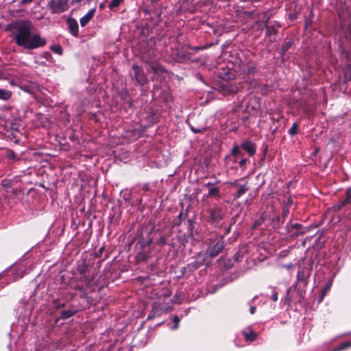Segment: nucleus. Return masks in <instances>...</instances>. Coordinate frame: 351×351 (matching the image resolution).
I'll return each mask as SVG.
<instances>
[{
  "instance_id": "nucleus-7",
  "label": "nucleus",
  "mask_w": 351,
  "mask_h": 351,
  "mask_svg": "<svg viewBox=\"0 0 351 351\" xmlns=\"http://www.w3.org/2000/svg\"><path fill=\"white\" fill-rule=\"evenodd\" d=\"M311 269L307 267H300L297 274V282H300L306 285L311 276Z\"/></svg>"
},
{
  "instance_id": "nucleus-26",
  "label": "nucleus",
  "mask_w": 351,
  "mask_h": 351,
  "mask_svg": "<svg viewBox=\"0 0 351 351\" xmlns=\"http://www.w3.org/2000/svg\"><path fill=\"white\" fill-rule=\"evenodd\" d=\"M180 318L178 316L175 315L173 318V322L174 323V325L172 326L173 330H176L179 327V322H180Z\"/></svg>"
},
{
  "instance_id": "nucleus-30",
  "label": "nucleus",
  "mask_w": 351,
  "mask_h": 351,
  "mask_svg": "<svg viewBox=\"0 0 351 351\" xmlns=\"http://www.w3.org/2000/svg\"><path fill=\"white\" fill-rule=\"evenodd\" d=\"M151 68L154 73H157L158 71H159L160 66L158 64L155 63L151 65Z\"/></svg>"
},
{
  "instance_id": "nucleus-28",
  "label": "nucleus",
  "mask_w": 351,
  "mask_h": 351,
  "mask_svg": "<svg viewBox=\"0 0 351 351\" xmlns=\"http://www.w3.org/2000/svg\"><path fill=\"white\" fill-rule=\"evenodd\" d=\"M240 154V148L238 145H235L232 149V154L237 156Z\"/></svg>"
},
{
  "instance_id": "nucleus-53",
  "label": "nucleus",
  "mask_w": 351,
  "mask_h": 351,
  "mask_svg": "<svg viewBox=\"0 0 351 351\" xmlns=\"http://www.w3.org/2000/svg\"><path fill=\"white\" fill-rule=\"evenodd\" d=\"M232 185H237V183H236V182H234V183H232Z\"/></svg>"
},
{
  "instance_id": "nucleus-41",
  "label": "nucleus",
  "mask_w": 351,
  "mask_h": 351,
  "mask_svg": "<svg viewBox=\"0 0 351 351\" xmlns=\"http://www.w3.org/2000/svg\"><path fill=\"white\" fill-rule=\"evenodd\" d=\"M256 311V307L254 306H252L250 308V313L251 314H254Z\"/></svg>"
},
{
  "instance_id": "nucleus-51",
  "label": "nucleus",
  "mask_w": 351,
  "mask_h": 351,
  "mask_svg": "<svg viewBox=\"0 0 351 351\" xmlns=\"http://www.w3.org/2000/svg\"><path fill=\"white\" fill-rule=\"evenodd\" d=\"M93 270L90 271V277H93Z\"/></svg>"
},
{
  "instance_id": "nucleus-47",
  "label": "nucleus",
  "mask_w": 351,
  "mask_h": 351,
  "mask_svg": "<svg viewBox=\"0 0 351 351\" xmlns=\"http://www.w3.org/2000/svg\"><path fill=\"white\" fill-rule=\"evenodd\" d=\"M171 310H172V307L170 306V307L167 308L165 311L169 312V311H171Z\"/></svg>"
},
{
  "instance_id": "nucleus-6",
  "label": "nucleus",
  "mask_w": 351,
  "mask_h": 351,
  "mask_svg": "<svg viewBox=\"0 0 351 351\" xmlns=\"http://www.w3.org/2000/svg\"><path fill=\"white\" fill-rule=\"evenodd\" d=\"M241 88L240 84L234 82H226L221 86V93L224 95H230L238 93Z\"/></svg>"
},
{
  "instance_id": "nucleus-37",
  "label": "nucleus",
  "mask_w": 351,
  "mask_h": 351,
  "mask_svg": "<svg viewBox=\"0 0 351 351\" xmlns=\"http://www.w3.org/2000/svg\"><path fill=\"white\" fill-rule=\"evenodd\" d=\"M342 55L344 56L345 58L349 60L350 59V55L348 52L346 51L345 49H343Z\"/></svg>"
},
{
  "instance_id": "nucleus-31",
  "label": "nucleus",
  "mask_w": 351,
  "mask_h": 351,
  "mask_svg": "<svg viewBox=\"0 0 351 351\" xmlns=\"http://www.w3.org/2000/svg\"><path fill=\"white\" fill-rule=\"evenodd\" d=\"M264 221L263 217H261L258 220H257L253 225V228H256L258 226H261Z\"/></svg>"
},
{
  "instance_id": "nucleus-23",
  "label": "nucleus",
  "mask_w": 351,
  "mask_h": 351,
  "mask_svg": "<svg viewBox=\"0 0 351 351\" xmlns=\"http://www.w3.org/2000/svg\"><path fill=\"white\" fill-rule=\"evenodd\" d=\"M298 125L297 123H294L291 128L289 129V134L291 135V136H294L297 133H298Z\"/></svg>"
},
{
  "instance_id": "nucleus-18",
  "label": "nucleus",
  "mask_w": 351,
  "mask_h": 351,
  "mask_svg": "<svg viewBox=\"0 0 351 351\" xmlns=\"http://www.w3.org/2000/svg\"><path fill=\"white\" fill-rule=\"evenodd\" d=\"M12 96V92L8 90L0 88V99L8 100Z\"/></svg>"
},
{
  "instance_id": "nucleus-42",
  "label": "nucleus",
  "mask_w": 351,
  "mask_h": 351,
  "mask_svg": "<svg viewBox=\"0 0 351 351\" xmlns=\"http://www.w3.org/2000/svg\"><path fill=\"white\" fill-rule=\"evenodd\" d=\"M106 7V1H104L99 4V9L103 10Z\"/></svg>"
},
{
  "instance_id": "nucleus-38",
  "label": "nucleus",
  "mask_w": 351,
  "mask_h": 351,
  "mask_svg": "<svg viewBox=\"0 0 351 351\" xmlns=\"http://www.w3.org/2000/svg\"><path fill=\"white\" fill-rule=\"evenodd\" d=\"M166 243V240L164 237H161L159 240V244L163 245Z\"/></svg>"
},
{
  "instance_id": "nucleus-5",
  "label": "nucleus",
  "mask_w": 351,
  "mask_h": 351,
  "mask_svg": "<svg viewBox=\"0 0 351 351\" xmlns=\"http://www.w3.org/2000/svg\"><path fill=\"white\" fill-rule=\"evenodd\" d=\"M132 69L134 71L132 79L134 80L140 86H144L147 84V78L143 68L134 64L132 66Z\"/></svg>"
},
{
  "instance_id": "nucleus-4",
  "label": "nucleus",
  "mask_w": 351,
  "mask_h": 351,
  "mask_svg": "<svg viewBox=\"0 0 351 351\" xmlns=\"http://www.w3.org/2000/svg\"><path fill=\"white\" fill-rule=\"evenodd\" d=\"M224 242L222 237H217L208 248V253L212 257L217 256L223 249Z\"/></svg>"
},
{
  "instance_id": "nucleus-25",
  "label": "nucleus",
  "mask_w": 351,
  "mask_h": 351,
  "mask_svg": "<svg viewBox=\"0 0 351 351\" xmlns=\"http://www.w3.org/2000/svg\"><path fill=\"white\" fill-rule=\"evenodd\" d=\"M74 315V311H64L62 313V317L63 319H68Z\"/></svg>"
},
{
  "instance_id": "nucleus-48",
  "label": "nucleus",
  "mask_w": 351,
  "mask_h": 351,
  "mask_svg": "<svg viewBox=\"0 0 351 351\" xmlns=\"http://www.w3.org/2000/svg\"><path fill=\"white\" fill-rule=\"evenodd\" d=\"M32 0H22V2L23 3H29V2H32Z\"/></svg>"
},
{
  "instance_id": "nucleus-24",
  "label": "nucleus",
  "mask_w": 351,
  "mask_h": 351,
  "mask_svg": "<svg viewBox=\"0 0 351 351\" xmlns=\"http://www.w3.org/2000/svg\"><path fill=\"white\" fill-rule=\"evenodd\" d=\"M51 49L55 53H57L58 55H62V49L60 45H53L51 47Z\"/></svg>"
},
{
  "instance_id": "nucleus-43",
  "label": "nucleus",
  "mask_w": 351,
  "mask_h": 351,
  "mask_svg": "<svg viewBox=\"0 0 351 351\" xmlns=\"http://www.w3.org/2000/svg\"><path fill=\"white\" fill-rule=\"evenodd\" d=\"M213 184L212 182H208V183H205L204 184V186L205 187H208V188H210V186L213 185Z\"/></svg>"
},
{
  "instance_id": "nucleus-8",
  "label": "nucleus",
  "mask_w": 351,
  "mask_h": 351,
  "mask_svg": "<svg viewBox=\"0 0 351 351\" xmlns=\"http://www.w3.org/2000/svg\"><path fill=\"white\" fill-rule=\"evenodd\" d=\"M264 15L265 16L263 19V21L264 22V27L267 29L266 35L269 38L271 41H273L276 39L275 36L277 33V28L275 25L267 26V23L269 19V16H268V12H265Z\"/></svg>"
},
{
  "instance_id": "nucleus-36",
  "label": "nucleus",
  "mask_w": 351,
  "mask_h": 351,
  "mask_svg": "<svg viewBox=\"0 0 351 351\" xmlns=\"http://www.w3.org/2000/svg\"><path fill=\"white\" fill-rule=\"evenodd\" d=\"M271 299L274 301V302H276L278 300V293L274 291L272 295H271Z\"/></svg>"
},
{
  "instance_id": "nucleus-22",
  "label": "nucleus",
  "mask_w": 351,
  "mask_h": 351,
  "mask_svg": "<svg viewBox=\"0 0 351 351\" xmlns=\"http://www.w3.org/2000/svg\"><path fill=\"white\" fill-rule=\"evenodd\" d=\"M123 0H112L109 4V8L111 10H114L115 8H118L122 3Z\"/></svg>"
},
{
  "instance_id": "nucleus-27",
  "label": "nucleus",
  "mask_w": 351,
  "mask_h": 351,
  "mask_svg": "<svg viewBox=\"0 0 351 351\" xmlns=\"http://www.w3.org/2000/svg\"><path fill=\"white\" fill-rule=\"evenodd\" d=\"M190 128L194 133L203 132L206 129V128H204V127L195 128L192 125H190Z\"/></svg>"
},
{
  "instance_id": "nucleus-21",
  "label": "nucleus",
  "mask_w": 351,
  "mask_h": 351,
  "mask_svg": "<svg viewBox=\"0 0 351 351\" xmlns=\"http://www.w3.org/2000/svg\"><path fill=\"white\" fill-rule=\"evenodd\" d=\"M248 190V187L246 185H241L239 186V189L237 193L234 195V198L238 199L241 197L246 191Z\"/></svg>"
},
{
  "instance_id": "nucleus-29",
  "label": "nucleus",
  "mask_w": 351,
  "mask_h": 351,
  "mask_svg": "<svg viewBox=\"0 0 351 351\" xmlns=\"http://www.w3.org/2000/svg\"><path fill=\"white\" fill-rule=\"evenodd\" d=\"M331 283L328 282L326 286L324 287V291L322 293V298L320 300L324 297L325 293L330 289Z\"/></svg>"
},
{
  "instance_id": "nucleus-40",
  "label": "nucleus",
  "mask_w": 351,
  "mask_h": 351,
  "mask_svg": "<svg viewBox=\"0 0 351 351\" xmlns=\"http://www.w3.org/2000/svg\"><path fill=\"white\" fill-rule=\"evenodd\" d=\"M292 228L295 229H299L301 228V225L300 223H294L292 225Z\"/></svg>"
},
{
  "instance_id": "nucleus-34",
  "label": "nucleus",
  "mask_w": 351,
  "mask_h": 351,
  "mask_svg": "<svg viewBox=\"0 0 351 351\" xmlns=\"http://www.w3.org/2000/svg\"><path fill=\"white\" fill-rule=\"evenodd\" d=\"M171 301L172 302H174V303H180L181 302V299H180L178 298V295H175L172 299H171Z\"/></svg>"
},
{
  "instance_id": "nucleus-45",
  "label": "nucleus",
  "mask_w": 351,
  "mask_h": 351,
  "mask_svg": "<svg viewBox=\"0 0 351 351\" xmlns=\"http://www.w3.org/2000/svg\"><path fill=\"white\" fill-rule=\"evenodd\" d=\"M245 162H246V159H243L239 162V165L243 166L245 164Z\"/></svg>"
},
{
  "instance_id": "nucleus-1",
  "label": "nucleus",
  "mask_w": 351,
  "mask_h": 351,
  "mask_svg": "<svg viewBox=\"0 0 351 351\" xmlns=\"http://www.w3.org/2000/svg\"><path fill=\"white\" fill-rule=\"evenodd\" d=\"M34 25L29 20L18 19L9 23L5 31L10 33V36L19 47L25 49H34L46 45L47 40L39 34H34Z\"/></svg>"
},
{
  "instance_id": "nucleus-46",
  "label": "nucleus",
  "mask_w": 351,
  "mask_h": 351,
  "mask_svg": "<svg viewBox=\"0 0 351 351\" xmlns=\"http://www.w3.org/2000/svg\"><path fill=\"white\" fill-rule=\"evenodd\" d=\"M178 217H179V219H180V220L183 219L185 217V216H184V214H183L182 213H180L179 214V216H178Z\"/></svg>"
},
{
  "instance_id": "nucleus-17",
  "label": "nucleus",
  "mask_w": 351,
  "mask_h": 351,
  "mask_svg": "<svg viewBox=\"0 0 351 351\" xmlns=\"http://www.w3.org/2000/svg\"><path fill=\"white\" fill-rule=\"evenodd\" d=\"M243 335L245 340L250 341H254L257 337L256 333L251 330L249 332L243 331Z\"/></svg>"
},
{
  "instance_id": "nucleus-13",
  "label": "nucleus",
  "mask_w": 351,
  "mask_h": 351,
  "mask_svg": "<svg viewBox=\"0 0 351 351\" xmlns=\"http://www.w3.org/2000/svg\"><path fill=\"white\" fill-rule=\"evenodd\" d=\"M346 198L343 200L339 205H337V209L339 210L342 207L349 204L351 201V186L349 187L346 192Z\"/></svg>"
},
{
  "instance_id": "nucleus-35",
  "label": "nucleus",
  "mask_w": 351,
  "mask_h": 351,
  "mask_svg": "<svg viewBox=\"0 0 351 351\" xmlns=\"http://www.w3.org/2000/svg\"><path fill=\"white\" fill-rule=\"evenodd\" d=\"M189 48L191 49H193V50L199 51V50L206 49V47H191V46H189Z\"/></svg>"
},
{
  "instance_id": "nucleus-10",
  "label": "nucleus",
  "mask_w": 351,
  "mask_h": 351,
  "mask_svg": "<svg viewBox=\"0 0 351 351\" xmlns=\"http://www.w3.org/2000/svg\"><path fill=\"white\" fill-rule=\"evenodd\" d=\"M66 24L68 25L71 34L75 37H77L79 29L77 21L73 18H69L66 20Z\"/></svg>"
},
{
  "instance_id": "nucleus-15",
  "label": "nucleus",
  "mask_w": 351,
  "mask_h": 351,
  "mask_svg": "<svg viewBox=\"0 0 351 351\" xmlns=\"http://www.w3.org/2000/svg\"><path fill=\"white\" fill-rule=\"evenodd\" d=\"M77 271L80 274V277H82V276L86 274L88 271L87 265L83 262L77 265Z\"/></svg>"
},
{
  "instance_id": "nucleus-9",
  "label": "nucleus",
  "mask_w": 351,
  "mask_h": 351,
  "mask_svg": "<svg viewBox=\"0 0 351 351\" xmlns=\"http://www.w3.org/2000/svg\"><path fill=\"white\" fill-rule=\"evenodd\" d=\"M213 223L219 222L223 217L221 209L218 206H215L208 210Z\"/></svg>"
},
{
  "instance_id": "nucleus-2",
  "label": "nucleus",
  "mask_w": 351,
  "mask_h": 351,
  "mask_svg": "<svg viewBox=\"0 0 351 351\" xmlns=\"http://www.w3.org/2000/svg\"><path fill=\"white\" fill-rule=\"evenodd\" d=\"M69 0H50L47 8L51 14H60L69 10Z\"/></svg>"
},
{
  "instance_id": "nucleus-50",
  "label": "nucleus",
  "mask_w": 351,
  "mask_h": 351,
  "mask_svg": "<svg viewBox=\"0 0 351 351\" xmlns=\"http://www.w3.org/2000/svg\"><path fill=\"white\" fill-rule=\"evenodd\" d=\"M170 295V293H167L165 294V297H169Z\"/></svg>"
},
{
  "instance_id": "nucleus-39",
  "label": "nucleus",
  "mask_w": 351,
  "mask_h": 351,
  "mask_svg": "<svg viewBox=\"0 0 351 351\" xmlns=\"http://www.w3.org/2000/svg\"><path fill=\"white\" fill-rule=\"evenodd\" d=\"M8 156L9 158L12 159H16V156L14 152H11L10 154H9Z\"/></svg>"
},
{
  "instance_id": "nucleus-44",
  "label": "nucleus",
  "mask_w": 351,
  "mask_h": 351,
  "mask_svg": "<svg viewBox=\"0 0 351 351\" xmlns=\"http://www.w3.org/2000/svg\"><path fill=\"white\" fill-rule=\"evenodd\" d=\"M293 265L292 264L283 265V267L287 268V269H291L293 267Z\"/></svg>"
},
{
  "instance_id": "nucleus-52",
  "label": "nucleus",
  "mask_w": 351,
  "mask_h": 351,
  "mask_svg": "<svg viewBox=\"0 0 351 351\" xmlns=\"http://www.w3.org/2000/svg\"><path fill=\"white\" fill-rule=\"evenodd\" d=\"M1 77H2V74H1V73L0 72V79L1 78Z\"/></svg>"
},
{
  "instance_id": "nucleus-32",
  "label": "nucleus",
  "mask_w": 351,
  "mask_h": 351,
  "mask_svg": "<svg viewBox=\"0 0 351 351\" xmlns=\"http://www.w3.org/2000/svg\"><path fill=\"white\" fill-rule=\"evenodd\" d=\"M292 43L291 42H287L286 44H285L282 47V51L286 52L291 46Z\"/></svg>"
},
{
  "instance_id": "nucleus-12",
  "label": "nucleus",
  "mask_w": 351,
  "mask_h": 351,
  "mask_svg": "<svg viewBox=\"0 0 351 351\" xmlns=\"http://www.w3.org/2000/svg\"><path fill=\"white\" fill-rule=\"evenodd\" d=\"M241 147L245 150L250 156H253L256 153L254 144L251 141H245L242 143Z\"/></svg>"
},
{
  "instance_id": "nucleus-14",
  "label": "nucleus",
  "mask_w": 351,
  "mask_h": 351,
  "mask_svg": "<svg viewBox=\"0 0 351 351\" xmlns=\"http://www.w3.org/2000/svg\"><path fill=\"white\" fill-rule=\"evenodd\" d=\"M6 125H9V127L12 131H18L19 125H20V119H13L10 122H8Z\"/></svg>"
},
{
  "instance_id": "nucleus-11",
  "label": "nucleus",
  "mask_w": 351,
  "mask_h": 351,
  "mask_svg": "<svg viewBox=\"0 0 351 351\" xmlns=\"http://www.w3.org/2000/svg\"><path fill=\"white\" fill-rule=\"evenodd\" d=\"M95 8L90 9L83 17L80 19V25L82 27L86 26L93 19L95 13Z\"/></svg>"
},
{
  "instance_id": "nucleus-3",
  "label": "nucleus",
  "mask_w": 351,
  "mask_h": 351,
  "mask_svg": "<svg viewBox=\"0 0 351 351\" xmlns=\"http://www.w3.org/2000/svg\"><path fill=\"white\" fill-rule=\"evenodd\" d=\"M93 277H90V271L82 277H79V280L82 282L85 283L88 287H93L97 285L98 283L99 276V267H95L93 268Z\"/></svg>"
},
{
  "instance_id": "nucleus-33",
  "label": "nucleus",
  "mask_w": 351,
  "mask_h": 351,
  "mask_svg": "<svg viewBox=\"0 0 351 351\" xmlns=\"http://www.w3.org/2000/svg\"><path fill=\"white\" fill-rule=\"evenodd\" d=\"M147 256L146 255H145V254H141L140 253H138L137 254V258L139 261L140 260L141 261H145V260H147Z\"/></svg>"
},
{
  "instance_id": "nucleus-49",
  "label": "nucleus",
  "mask_w": 351,
  "mask_h": 351,
  "mask_svg": "<svg viewBox=\"0 0 351 351\" xmlns=\"http://www.w3.org/2000/svg\"><path fill=\"white\" fill-rule=\"evenodd\" d=\"M254 69H254V68H252H252H250V69H249V73H253V72L254 71Z\"/></svg>"
},
{
  "instance_id": "nucleus-16",
  "label": "nucleus",
  "mask_w": 351,
  "mask_h": 351,
  "mask_svg": "<svg viewBox=\"0 0 351 351\" xmlns=\"http://www.w3.org/2000/svg\"><path fill=\"white\" fill-rule=\"evenodd\" d=\"M204 257H202L201 254H199L197 261L195 262L191 263L190 265L193 269H197L200 266L204 265Z\"/></svg>"
},
{
  "instance_id": "nucleus-19",
  "label": "nucleus",
  "mask_w": 351,
  "mask_h": 351,
  "mask_svg": "<svg viewBox=\"0 0 351 351\" xmlns=\"http://www.w3.org/2000/svg\"><path fill=\"white\" fill-rule=\"evenodd\" d=\"M208 197H220V191L219 187H210L208 192Z\"/></svg>"
},
{
  "instance_id": "nucleus-20",
  "label": "nucleus",
  "mask_w": 351,
  "mask_h": 351,
  "mask_svg": "<svg viewBox=\"0 0 351 351\" xmlns=\"http://www.w3.org/2000/svg\"><path fill=\"white\" fill-rule=\"evenodd\" d=\"M351 346V341H345L341 343L340 345L337 346L335 349L331 351H342Z\"/></svg>"
}]
</instances>
